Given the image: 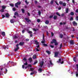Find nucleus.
I'll use <instances>...</instances> for the list:
<instances>
[{
    "label": "nucleus",
    "mask_w": 78,
    "mask_h": 78,
    "mask_svg": "<svg viewBox=\"0 0 78 78\" xmlns=\"http://www.w3.org/2000/svg\"><path fill=\"white\" fill-rule=\"evenodd\" d=\"M53 42L51 41V44H53V43H55V45H58V43L56 42V40L55 39H53L52 40Z\"/></svg>",
    "instance_id": "1"
},
{
    "label": "nucleus",
    "mask_w": 78,
    "mask_h": 78,
    "mask_svg": "<svg viewBox=\"0 0 78 78\" xmlns=\"http://www.w3.org/2000/svg\"><path fill=\"white\" fill-rule=\"evenodd\" d=\"M58 62L61 63V64H63L64 63V62L62 61V59H59L58 61L57 62Z\"/></svg>",
    "instance_id": "2"
},
{
    "label": "nucleus",
    "mask_w": 78,
    "mask_h": 78,
    "mask_svg": "<svg viewBox=\"0 0 78 78\" xmlns=\"http://www.w3.org/2000/svg\"><path fill=\"white\" fill-rule=\"evenodd\" d=\"M2 9L1 10V12H4V9L6 8V6L3 5L2 6Z\"/></svg>",
    "instance_id": "3"
},
{
    "label": "nucleus",
    "mask_w": 78,
    "mask_h": 78,
    "mask_svg": "<svg viewBox=\"0 0 78 78\" xmlns=\"http://www.w3.org/2000/svg\"><path fill=\"white\" fill-rule=\"evenodd\" d=\"M18 46H19V44H17L16 45V48L15 49V51H17V50H18L19 49V47H18Z\"/></svg>",
    "instance_id": "4"
},
{
    "label": "nucleus",
    "mask_w": 78,
    "mask_h": 78,
    "mask_svg": "<svg viewBox=\"0 0 78 78\" xmlns=\"http://www.w3.org/2000/svg\"><path fill=\"white\" fill-rule=\"evenodd\" d=\"M20 4V2H18L17 3L15 4V6L16 8H18V5H19Z\"/></svg>",
    "instance_id": "5"
},
{
    "label": "nucleus",
    "mask_w": 78,
    "mask_h": 78,
    "mask_svg": "<svg viewBox=\"0 0 78 78\" xmlns=\"http://www.w3.org/2000/svg\"><path fill=\"white\" fill-rule=\"evenodd\" d=\"M44 35L43 34V41H41V42L42 44H44V43H45V40L44 39Z\"/></svg>",
    "instance_id": "6"
},
{
    "label": "nucleus",
    "mask_w": 78,
    "mask_h": 78,
    "mask_svg": "<svg viewBox=\"0 0 78 78\" xmlns=\"http://www.w3.org/2000/svg\"><path fill=\"white\" fill-rule=\"evenodd\" d=\"M55 57H57V56H58V54H59V52H55Z\"/></svg>",
    "instance_id": "7"
},
{
    "label": "nucleus",
    "mask_w": 78,
    "mask_h": 78,
    "mask_svg": "<svg viewBox=\"0 0 78 78\" xmlns=\"http://www.w3.org/2000/svg\"><path fill=\"white\" fill-rule=\"evenodd\" d=\"M43 64H44V62L42 61L40 62V66L41 67H42V66H43Z\"/></svg>",
    "instance_id": "8"
},
{
    "label": "nucleus",
    "mask_w": 78,
    "mask_h": 78,
    "mask_svg": "<svg viewBox=\"0 0 78 78\" xmlns=\"http://www.w3.org/2000/svg\"><path fill=\"white\" fill-rule=\"evenodd\" d=\"M73 25L74 26H76L77 25V23L75 22H73Z\"/></svg>",
    "instance_id": "9"
},
{
    "label": "nucleus",
    "mask_w": 78,
    "mask_h": 78,
    "mask_svg": "<svg viewBox=\"0 0 78 78\" xmlns=\"http://www.w3.org/2000/svg\"><path fill=\"white\" fill-rule=\"evenodd\" d=\"M29 67H31V65H29L28 67H25V69H27V68H28V69H29Z\"/></svg>",
    "instance_id": "10"
},
{
    "label": "nucleus",
    "mask_w": 78,
    "mask_h": 78,
    "mask_svg": "<svg viewBox=\"0 0 78 78\" xmlns=\"http://www.w3.org/2000/svg\"><path fill=\"white\" fill-rule=\"evenodd\" d=\"M37 73V72H36V71H34V73H33V72L31 73H30V75H33V74H34V73Z\"/></svg>",
    "instance_id": "11"
},
{
    "label": "nucleus",
    "mask_w": 78,
    "mask_h": 78,
    "mask_svg": "<svg viewBox=\"0 0 78 78\" xmlns=\"http://www.w3.org/2000/svg\"><path fill=\"white\" fill-rule=\"evenodd\" d=\"M35 42L36 45H38L39 44V42H37V40L35 41Z\"/></svg>",
    "instance_id": "12"
},
{
    "label": "nucleus",
    "mask_w": 78,
    "mask_h": 78,
    "mask_svg": "<svg viewBox=\"0 0 78 78\" xmlns=\"http://www.w3.org/2000/svg\"><path fill=\"white\" fill-rule=\"evenodd\" d=\"M2 34L3 36H4L5 35V33L4 32H2Z\"/></svg>",
    "instance_id": "13"
},
{
    "label": "nucleus",
    "mask_w": 78,
    "mask_h": 78,
    "mask_svg": "<svg viewBox=\"0 0 78 78\" xmlns=\"http://www.w3.org/2000/svg\"><path fill=\"white\" fill-rule=\"evenodd\" d=\"M68 11H69V9L68 8L66 9V13H68Z\"/></svg>",
    "instance_id": "14"
},
{
    "label": "nucleus",
    "mask_w": 78,
    "mask_h": 78,
    "mask_svg": "<svg viewBox=\"0 0 78 78\" xmlns=\"http://www.w3.org/2000/svg\"><path fill=\"white\" fill-rule=\"evenodd\" d=\"M48 64H50L51 65H53V63H51V60L48 63Z\"/></svg>",
    "instance_id": "15"
},
{
    "label": "nucleus",
    "mask_w": 78,
    "mask_h": 78,
    "mask_svg": "<svg viewBox=\"0 0 78 78\" xmlns=\"http://www.w3.org/2000/svg\"><path fill=\"white\" fill-rule=\"evenodd\" d=\"M24 44V43L23 42H20V43L19 45H23Z\"/></svg>",
    "instance_id": "16"
},
{
    "label": "nucleus",
    "mask_w": 78,
    "mask_h": 78,
    "mask_svg": "<svg viewBox=\"0 0 78 78\" xmlns=\"http://www.w3.org/2000/svg\"><path fill=\"white\" fill-rule=\"evenodd\" d=\"M25 20H26L27 21V22H30V20L29 19H27V18H25Z\"/></svg>",
    "instance_id": "17"
},
{
    "label": "nucleus",
    "mask_w": 78,
    "mask_h": 78,
    "mask_svg": "<svg viewBox=\"0 0 78 78\" xmlns=\"http://www.w3.org/2000/svg\"><path fill=\"white\" fill-rule=\"evenodd\" d=\"M14 20H10V22L12 23H14Z\"/></svg>",
    "instance_id": "18"
},
{
    "label": "nucleus",
    "mask_w": 78,
    "mask_h": 78,
    "mask_svg": "<svg viewBox=\"0 0 78 78\" xmlns=\"http://www.w3.org/2000/svg\"><path fill=\"white\" fill-rule=\"evenodd\" d=\"M6 17H8L9 16V14L8 13H7L5 14Z\"/></svg>",
    "instance_id": "19"
},
{
    "label": "nucleus",
    "mask_w": 78,
    "mask_h": 78,
    "mask_svg": "<svg viewBox=\"0 0 78 78\" xmlns=\"http://www.w3.org/2000/svg\"><path fill=\"white\" fill-rule=\"evenodd\" d=\"M38 72H39V73H41V72H42V69H38Z\"/></svg>",
    "instance_id": "20"
},
{
    "label": "nucleus",
    "mask_w": 78,
    "mask_h": 78,
    "mask_svg": "<svg viewBox=\"0 0 78 78\" xmlns=\"http://www.w3.org/2000/svg\"><path fill=\"white\" fill-rule=\"evenodd\" d=\"M29 61L31 62L32 61V58H30L29 59Z\"/></svg>",
    "instance_id": "21"
},
{
    "label": "nucleus",
    "mask_w": 78,
    "mask_h": 78,
    "mask_svg": "<svg viewBox=\"0 0 78 78\" xmlns=\"http://www.w3.org/2000/svg\"><path fill=\"white\" fill-rule=\"evenodd\" d=\"M33 59H36V56L35 55H34L33 56Z\"/></svg>",
    "instance_id": "22"
},
{
    "label": "nucleus",
    "mask_w": 78,
    "mask_h": 78,
    "mask_svg": "<svg viewBox=\"0 0 78 78\" xmlns=\"http://www.w3.org/2000/svg\"><path fill=\"white\" fill-rule=\"evenodd\" d=\"M66 23V22L63 23H60V24L62 25V24L63 25H65Z\"/></svg>",
    "instance_id": "23"
},
{
    "label": "nucleus",
    "mask_w": 78,
    "mask_h": 78,
    "mask_svg": "<svg viewBox=\"0 0 78 78\" xmlns=\"http://www.w3.org/2000/svg\"><path fill=\"white\" fill-rule=\"evenodd\" d=\"M27 33H30V34H32V33H33V32L31 31H27Z\"/></svg>",
    "instance_id": "24"
},
{
    "label": "nucleus",
    "mask_w": 78,
    "mask_h": 78,
    "mask_svg": "<svg viewBox=\"0 0 78 78\" xmlns=\"http://www.w3.org/2000/svg\"><path fill=\"white\" fill-rule=\"evenodd\" d=\"M45 23L46 24H48V23H49V21H48L47 20L45 22Z\"/></svg>",
    "instance_id": "25"
},
{
    "label": "nucleus",
    "mask_w": 78,
    "mask_h": 78,
    "mask_svg": "<svg viewBox=\"0 0 78 78\" xmlns=\"http://www.w3.org/2000/svg\"><path fill=\"white\" fill-rule=\"evenodd\" d=\"M21 11L23 13H24V12H25V10H24V9H22Z\"/></svg>",
    "instance_id": "26"
},
{
    "label": "nucleus",
    "mask_w": 78,
    "mask_h": 78,
    "mask_svg": "<svg viewBox=\"0 0 78 78\" xmlns=\"http://www.w3.org/2000/svg\"><path fill=\"white\" fill-rule=\"evenodd\" d=\"M46 52L47 53H48V54H50L51 53L49 51H46Z\"/></svg>",
    "instance_id": "27"
},
{
    "label": "nucleus",
    "mask_w": 78,
    "mask_h": 78,
    "mask_svg": "<svg viewBox=\"0 0 78 78\" xmlns=\"http://www.w3.org/2000/svg\"><path fill=\"white\" fill-rule=\"evenodd\" d=\"M10 5L11 6L13 7L14 6V5L12 3L10 4Z\"/></svg>",
    "instance_id": "28"
},
{
    "label": "nucleus",
    "mask_w": 78,
    "mask_h": 78,
    "mask_svg": "<svg viewBox=\"0 0 78 78\" xmlns=\"http://www.w3.org/2000/svg\"><path fill=\"white\" fill-rule=\"evenodd\" d=\"M75 59H76V57H74L73 58V60L74 61V62H76V60H75Z\"/></svg>",
    "instance_id": "29"
},
{
    "label": "nucleus",
    "mask_w": 78,
    "mask_h": 78,
    "mask_svg": "<svg viewBox=\"0 0 78 78\" xmlns=\"http://www.w3.org/2000/svg\"><path fill=\"white\" fill-rule=\"evenodd\" d=\"M70 43L71 44H73V41H70Z\"/></svg>",
    "instance_id": "30"
},
{
    "label": "nucleus",
    "mask_w": 78,
    "mask_h": 78,
    "mask_svg": "<svg viewBox=\"0 0 78 78\" xmlns=\"http://www.w3.org/2000/svg\"><path fill=\"white\" fill-rule=\"evenodd\" d=\"M57 18V16H55L54 17V19H56Z\"/></svg>",
    "instance_id": "31"
},
{
    "label": "nucleus",
    "mask_w": 78,
    "mask_h": 78,
    "mask_svg": "<svg viewBox=\"0 0 78 78\" xmlns=\"http://www.w3.org/2000/svg\"><path fill=\"white\" fill-rule=\"evenodd\" d=\"M76 76L77 77L78 76V73L77 72H76Z\"/></svg>",
    "instance_id": "32"
},
{
    "label": "nucleus",
    "mask_w": 78,
    "mask_h": 78,
    "mask_svg": "<svg viewBox=\"0 0 78 78\" xmlns=\"http://www.w3.org/2000/svg\"><path fill=\"white\" fill-rule=\"evenodd\" d=\"M40 21H41V20L39 19H38L37 20V22H40Z\"/></svg>",
    "instance_id": "33"
},
{
    "label": "nucleus",
    "mask_w": 78,
    "mask_h": 78,
    "mask_svg": "<svg viewBox=\"0 0 78 78\" xmlns=\"http://www.w3.org/2000/svg\"><path fill=\"white\" fill-rule=\"evenodd\" d=\"M28 64V63L27 62H26L25 63H24V65H25V66H27Z\"/></svg>",
    "instance_id": "34"
},
{
    "label": "nucleus",
    "mask_w": 78,
    "mask_h": 78,
    "mask_svg": "<svg viewBox=\"0 0 78 78\" xmlns=\"http://www.w3.org/2000/svg\"><path fill=\"white\" fill-rule=\"evenodd\" d=\"M33 30L34 31H36L37 30V29H33Z\"/></svg>",
    "instance_id": "35"
},
{
    "label": "nucleus",
    "mask_w": 78,
    "mask_h": 78,
    "mask_svg": "<svg viewBox=\"0 0 78 78\" xmlns=\"http://www.w3.org/2000/svg\"><path fill=\"white\" fill-rule=\"evenodd\" d=\"M71 16H73V15H74V13L73 12H71Z\"/></svg>",
    "instance_id": "36"
},
{
    "label": "nucleus",
    "mask_w": 78,
    "mask_h": 78,
    "mask_svg": "<svg viewBox=\"0 0 78 78\" xmlns=\"http://www.w3.org/2000/svg\"><path fill=\"white\" fill-rule=\"evenodd\" d=\"M53 0H52L51 2V4H52L53 3Z\"/></svg>",
    "instance_id": "37"
},
{
    "label": "nucleus",
    "mask_w": 78,
    "mask_h": 78,
    "mask_svg": "<svg viewBox=\"0 0 78 78\" xmlns=\"http://www.w3.org/2000/svg\"><path fill=\"white\" fill-rule=\"evenodd\" d=\"M57 15H58V16H60V15H59V13L58 12H57L56 13Z\"/></svg>",
    "instance_id": "38"
},
{
    "label": "nucleus",
    "mask_w": 78,
    "mask_h": 78,
    "mask_svg": "<svg viewBox=\"0 0 78 78\" xmlns=\"http://www.w3.org/2000/svg\"><path fill=\"white\" fill-rule=\"evenodd\" d=\"M60 36L61 38H62V37L63 35L62 34H60Z\"/></svg>",
    "instance_id": "39"
},
{
    "label": "nucleus",
    "mask_w": 78,
    "mask_h": 78,
    "mask_svg": "<svg viewBox=\"0 0 78 78\" xmlns=\"http://www.w3.org/2000/svg\"><path fill=\"white\" fill-rule=\"evenodd\" d=\"M59 3L60 5H62V2H59Z\"/></svg>",
    "instance_id": "40"
},
{
    "label": "nucleus",
    "mask_w": 78,
    "mask_h": 78,
    "mask_svg": "<svg viewBox=\"0 0 78 78\" xmlns=\"http://www.w3.org/2000/svg\"><path fill=\"white\" fill-rule=\"evenodd\" d=\"M17 14H18V13H17V12H16L15 13V16H17Z\"/></svg>",
    "instance_id": "41"
},
{
    "label": "nucleus",
    "mask_w": 78,
    "mask_h": 78,
    "mask_svg": "<svg viewBox=\"0 0 78 78\" xmlns=\"http://www.w3.org/2000/svg\"><path fill=\"white\" fill-rule=\"evenodd\" d=\"M43 45H44V46H45V47H47V44H43Z\"/></svg>",
    "instance_id": "42"
},
{
    "label": "nucleus",
    "mask_w": 78,
    "mask_h": 78,
    "mask_svg": "<svg viewBox=\"0 0 78 78\" xmlns=\"http://www.w3.org/2000/svg\"><path fill=\"white\" fill-rule=\"evenodd\" d=\"M50 47L51 48H53L54 47V46L53 45H51L50 46Z\"/></svg>",
    "instance_id": "43"
},
{
    "label": "nucleus",
    "mask_w": 78,
    "mask_h": 78,
    "mask_svg": "<svg viewBox=\"0 0 78 78\" xmlns=\"http://www.w3.org/2000/svg\"><path fill=\"white\" fill-rule=\"evenodd\" d=\"M66 3H63V6H66Z\"/></svg>",
    "instance_id": "44"
},
{
    "label": "nucleus",
    "mask_w": 78,
    "mask_h": 78,
    "mask_svg": "<svg viewBox=\"0 0 78 78\" xmlns=\"http://www.w3.org/2000/svg\"><path fill=\"white\" fill-rule=\"evenodd\" d=\"M37 61H36L34 62V65H35V64H37Z\"/></svg>",
    "instance_id": "45"
},
{
    "label": "nucleus",
    "mask_w": 78,
    "mask_h": 78,
    "mask_svg": "<svg viewBox=\"0 0 78 78\" xmlns=\"http://www.w3.org/2000/svg\"><path fill=\"white\" fill-rule=\"evenodd\" d=\"M55 3H56V4L57 5H59V4H58V3H57V1H55Z\"/></svg>",
    "instance_id": "46"
},
{
    "label": "nucleus",
    "mask_w": 78,
    "mask_h": 78,
    "mask_svg": "<svg viewBox=\"0 0 78 78\" xmlns=\"http://www.w3.org/2000/svg\"><path fill=\"white\" fill-rule=\"evenodd\" d=\"M23 61H27V58H24L23 59Z\"/></svg>",
    "instance_id": "47"
},
{
    "label": "nucleus",
    "mask_w": 78,
    "mask_h": 78,
    "mask_svg": "<svg viewBox=\"0 0 78 78\" xmlns=\"http://www.w3.org/2000/svg\"><path fill=\"white\" fill-rule=\"evenodd\" d=\"M24 32H25V30H23L22 31V33L23 34V33H24Z\"/></svg>",
    "instance_id": "48"
},
{
    "label": "nucleus",
    "mask_w": 78,
    "mask_h": 78,
    "mask_svg": "<svg viewBox=\"0 0 78 78\" xmlns=\"http://www.w3.org/2000/svg\"><path fill=\"white\" fill-rule=\"evenodd\" d=\"M51 34L52 36H53L54 34H53V32H51Z\"/></svg>",
    "instance_id": "49"
},
{
    "label": "nucleus",
    "mask_w": 78,
    "mask_h": 78,
    "mask_svg": "<svg viewBox=\"0 0 78 78\" xmlns=\"http://www.w3.org/2000/svg\"><path fill=\"white\" fill-rule=\"evenodd\" d=\"M38 13H39V15H41V12L40 11H39Z\"/></svg>",
    "instance_id": "50"
},
{
    "label": "nucleus",
    "mask_w": 78,
    "mask_h": 78,
    "mask_svg": "<svg viewBox=\"0 0 78 78\" xmlns=\"http://www.w3.org/2000/svg\"><path fill=\"white\" fill-rule=\"evenodd\" d=\"M70 20H73V17H71Z\"/></svg>",
    "instance_id": "51"
},
{
    "label": "nucleus",
    "mask_w": 78,
    "mask_h": 78,
    "mask_svg": "<svg viewBox=\"0 0 78 78\" xmlns=\"http://www.w3.org/2000/svg\"><path fill=\"white\" fill-rule=\"evenodd\" d=\"M13 38H17V36H15V37H13Z\"/></svg>",
    "instance_id": "52"
},
{
    "label": "nucleus",
    "mask_w": 78,
    "mask_h": 78,
    "mask_svg": "<svg viewBox=\"0 0 78 78\" xmlns=\"http://www.w3.org/2000/svg\"><path fill=\"white\" fill-rule=\"evenodd\" d=\"M25 2H26V3H27V4H28V3H29L28 2H27V0L25 1Z\"/></svg>",
    "instance_id": "53"
},
{
    "label": "nucleus",
    "mask_w": 78,
    "mask_h": 78,
    "mask_svg": "<svg viewBox=\"0 0 78 78\" xmlns=\"http://www.w3.org/2000/svg\"><path fill=\"white\" fill-rule=\"evenodd\" d=\"M62 47V44H61L60 46V48H61Z\"/></svg>",
    "instance_id": "54"
},
{
    "label": "nucleus",
    "mask_w": 78,
    "mask_h": 78,
    "mask_svg": "<svg viewBox=\"0 0 78 78\" xmlns=\"http://www.w3.org/2000/svg\"><path fill=\"white\" fill-rule=\"evenodd\" d=\"M13 11H16V9L15 8H13Z\"/></svg>",
    "instance_id": "55"
},
{
    "label": "nucleus",
    "mask_w": 78,
    "mask_h": 78,
    "mask_svg": "<svg viewBox=\"0 0 78 78\" xmlns=\"http://www.w3.org/2000/svg\"><path fill=\"white\" fill-rule=\"evenodd\" d=\"M76 12H78V9H77L76 10Z\"/></svg>",
    "instance_id": "56"
},
{
    "label": "nucleus",
    "mask_w": 78,
    "mask_h": 78,
    "mask_svg": "<svg viewBox=\"0 0 78 78\" xmlns=\"http://www.w3.org/2000/svg\"><path fill=\"white\" fill-rule=\"evenodd\" d=\"M36 51H39V50L38 48H36Z\"/></svg>",
    "instance_id": "57"
},
{
    "label": "nucleus",
    "mask_w": 78,
    "mask_h": 78,
    "mask_svg": "<svg viewBox=\"0 0 78 78\" xmlns=\"http://www.w3.org/2000/svg\"><path fill=\"white\" fill-rule=\"evenodd\" d=\"M24 67H25V65H23L22 66V68H23V69L24 68Z\"/></svg>",
    "instance_id": "58"
},
{
    "label": "nucleus",
    "mask_w": 78,
    "mask_h": 78,
    "mask_svg": "<svg viewBox=\"0 0 78 78\" xmlns=\"http://www.w3.org/2000/svg\"><path fill=\"white\" fill-rule=\"evenodd\" d=\"M76 19L77 20H78V17H76Z\"/></svg>",
    "instance_id": "59"
},
{
    "label": "nucleus",
    "mask_w": 78,
    "mask_h": 78,
    "mask_svg": "<svg viewBox=\"0 0 78 78\" xmlns=\"http://www.w3.org/2000/svg\"><path fill=\"white\" fill-rule=\"evenodd\" d=\"M52 17H53V16L51 15V16H50V18H52Z\"/></svg>",
    "instance_id": "60"
},
{
    "label": "nucleus",
    "mask_w": 78,
    "mask_h": 78,
    "mask_svg": "<svg viewBox=\"0 0 78 78\" xmlns=\"http://www.w3.org/2000/svg\"><path fill=\"white\" fill-rule=\"evenodd\" d=\"M26 41H29V39H26Z\"/></svg>",
    "instance_id": "61"
},
{
    "label": "nucleus",
    "mask_w": 78,
    "mask_h": 78,
    "mask_svg": "<svg viewBox=\"0 0 78 78\" xmlns=\"http://www.w3.org/2000/svg\"><path fill=\"white\" fill-rule=\"evenodd\" d=\"M4 17H5V16H4V15H2V18H4Z\"/></svg>",
    "instance_id": "62"
},
{
    "label": "nucleus",
    "mask_w": 78,
    "mask_h": 78,
    "mask_svg": "<svg viewBox=\"0 0 78 78\" xmlns=\"http://www.w3.org/2000/svg\"><path fill=\"white\" fill-rule=\"evenodd\" d=\"M30 70H31V71H33V69L31 68H30Z\"/></svg>",
    "instance_id": "63"
},
{
    "label": "nucleus",
    "mask_w": 78,
    "mask_h": 78,
    "mask_svg": "<svg viewBox=\"0 0 78 78\" xmlns=\"http://www.w3.org/2000/svg\"><path fill=\"white\" fill-rule=\"evenodd\" d=\"M34 2H35V3H37V1H34Z\"/></svg>",
    "instance_id": "64"
}]
</instances>
